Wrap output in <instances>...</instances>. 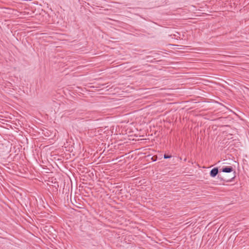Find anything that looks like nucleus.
Returning a JSON list of instances; mask_svg holds the SVG:
<instances>
[{
    "label": "nucleus",
    "instance_id": "4",
    "mask_svg": "<svg viewBox=\"0 0 249 249\" xmlns=\"http://www.w3.org/2000/svg\"><path fill=\"white\" fill-rule=\"evenodd\" d=\"M163 157L164 159H169V158H171L172 157V156H171V155L164 154Z\"/></svg>",
    "mask_w": 249,
    "mask_h": 249
},
{
    "label": "nucleus",
    "instance_id": "2",
    "mask_svg": "<svg viewBox=\"0 0 249 249\" xmlns=\"http://www.w3.org/2000/svg\"><path fill=\"white\" fill-rule=\"evenodd\" d=\"M78 113L81 116V118L83 119H89V120H91L94 118L93 116V112H92L81 111H79Z\"/></svg>",
    "mask_w": 249,
    "mask_h": 249
},
{
    "label": "nucleus",
    "instance_id": "1",
    "mask_svg": "<svg viewBox=\"0 0 249 249\" xmlns=\"http://www.w3.org/2000/svg\"><path fill=\"white\" fill-rule=\"evenodd\" d=\"M221 171L224 172V173H231L233 172V176L231 178L229 179H227L224 178H221L220 177V175H218V178H220L221 180H223L224 181H225L226 182H230L232 181V180L235 177V171L234 170L232 166H224L222 167V168L221 169Z\"/></svg>",
    "mask_w": 249,
    "mask_h": 249
},
{
    "label": "nucleus",
    "instance_id": "3",
    "mask_svg": "<svg viewBox=\"0 0 249 249\" xmlns=\"http://www.w3.org/2000/svg\"><path fill=\"white\" fill-rule=\"evenodd\" d=\"M218 173V169L217 167H215L213 169H212L210 172V175L211 177L214 178L216 176V175Z\"/></svg>",
    "mask_w": 249,
    "mask_h": 249
},
{
    "label": "nucleus",
    "instance_id": "5",
    "mask_svg": "<svg viewBox=\"0 0 249 249\" xmlns=\"http://www.w3.org/2000/svg\"><path fill=\"white\" fill-rule=\"evenodd\" d=\"M152 160H153V161H156V160H157V157L153 156V157L152 158Z\"/></svg>",
    "mask_w": 249,
    "mask_h": 249
}]
</instances>
